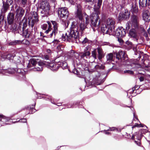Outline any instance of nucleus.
Instances as JSON below:
<instances>
[{"label":"nucleus","mask_w":150,"mask_h":150,"mask_svg":"<svg viewBox=\"0 0 150 150\" xmlns=\"http://www.w3.org/2000/svg\"><path fill=\"white\" fill-rule=\"evenodd\" d=\"M91 54L90 52L89 51L85 52L81 54V58H88L89 57Z\"/></svg>","instance_id":"2f4dec72"},{"label":"nucleus","mask_w":150,"mask_h":150,"mask_svg":"<svg viewBox=\"0 0 150 150\" xmlns=\"http://www.w3.org/2000/svg\"><path fill=\"white\" fill-rule=\"evenodd\" d=\"M145 0H139V5L140 8L146 7V3H145Z\"/></svg>","instance_id":"72a5a7b5"},{"label":"nucleus","mask_w":150,"mask_h":150,"mask_svg":"<svg viewBox=\"0 0 150 150\" xmlns=\"http://www.w3.org/2000/svg\"><path fill=\"white\" fill-rule=\"evenodd\" d=\"M43 33H42V32H40V36H43Z\"/></svg>","instance_id":"774afa93"},{"label":"nucleus","mask_w":150,"mask_h":150,"mask_svg":"<svg viewBox=\"0 0 150 150\" xmlns=\"http://www.w3.org/2000/svg\"><path fill=\"white\" fill-rule=\"evenodd\" d=\"M116 57L118 60H120L122 62H124L127 59L125 53L122 51H119L116 53Z\"/></svg>","instance_id":"dca6fc26"},{"label":"nucleus","mask_w":150,"mask_h":150,"mask_svg":"<svg viewBox=\"0 0 150 150\" xmlns=\"http://www.w3.org/2000/svg\"><path fill=\"white\" fill-rule=\"evenodd\" d=\"M46 64V62H40L37 65H35V70L37 71H41L43 70V68L44 65Z\"/></svg>","instance_id":"5701e85b"},{"label":"nucleus","mask_w":150,"mask_h":150,"mask_svg":"<svg viewBox=\"0 0 150 150\" xmlns=\"http://www.w3.org/2000/svg\"><path fill=\"white\" fill-rule=\"evenodd\" d=\"M21 44V40H16L9 43L10 45H15L16 44Z\"/></svg>","instance_id":"c9c22d12"},{"label":"nucleus","mask_w":150,"mask_h":150,"mask_svg":"<svg viewBox=\"0 0 150 150\" xmlns=\"http://www.w3.org/2000/svg\"><path fill=\"white\" fill-rule=\"evenodd\" d=\"M134 87L136 88V89L137 90L138 89H139L140 87L138 85H135Z\"/></svg>","instance_id":"e2e57ef3"},{"label":"nucleus","mask_w":150,"mask_h":150,"mask_svg":"<svg viewBox=\"0 0 150 150\" xmlns=\"http://www.w3.org/2000/svg\"><path fill=\"white\" fill-rule=\"evenodd\" d=\"M145 131L144 129H141L138 132H136L133 134L131 137L132 139H134V142L138 146L141 144V140L142 137L143 136V134Z\"/></svg>","instance_id":"9d476101"},{"label":"nucleus","mask_w":150,"mask_h":150,"mask_svg":"<svg viewBox=\"0 0 150 150\" xmlns=\"http://www.w3.org/2000/svg\"><path fill=\"white\" fill-rule=\"evenodd\" d=\"M38 8L43 14L42 16H47L49 14L50 6L47 1H39L38 3Z\"/></svg>","instance_id":"0eeeda50"},{"label":"nucleus","mask_w":150,"mask_h":150,"mask_svg":"<svg viewBox=\"0 0 150 150\" xmlns=\"http://www.w3.org/2000/svg\"><path fill=\"white\" fill-rule=\"evenodd\" d=\"M145 3H146V7L148 6L149 8L150 9V0H145Z\"/></svg>","instance_id":"79ce46f5"},{"label":"nucleus","mask_w":150,"mask_h":150,"mask_svg":"<svg viewBox=\"0 0 150 150\" xmlns=\"http://www.w3.org/2000/svg\"><path fill=\"white\" fill-rule=\"evenodd\" d=\"M101 30L104 33L108 34L110 35H112L111 33V31L108 30H109V28H108L106 25L105 24H103L101 27Z\"/></svg>","instance_id":"bb28decb"},{"label":"nucleus","mask_w":150,"mask_h":150,"mask_svg":"<svg viewBox=\"0 0 150 150\" xmlns=\"http://www.w3.org/2000/svg\"><path fill=\"white\" fill-rule=\"evenodd\" d=\"M135 90H137L136 89V88L134 86V87H133L132 88V91H131V92L132 93H133L134 92V91Z\"/></svg>","instance_id":"052dcab7"},{"label":"nucleus","mask_w":150,"mask_h":150,"mask_svg":"<svg viewBox=\"0 0 150 150\" xmlns=\"http://www.w3.org/2000/svg\"><path fill=\"white\" fill-rule=\"evenodd\" d=\"M90 49V47L89 46H87L84 49V51H87L89 50Z\"/></svg>","instance_id":"5fc2aeb1"},{"label":"nucleus","mask_w":150,"mask_h":150,"mask_svg":"<svg viewBox=\"0 0 150 150\" xmlns=\"http://www.w3.org/2000/svg\"><path fill=\"white\" fill-rule=\"evenodd\" d=\"M51 50L50 49L47 50V52L48 53H50L51 52Z\"/></svg>","instance_id":"69168bd1"},{"label":"nucleus","mask_w":150,"mask_h":150,"mask_svg":"<svg viewBox=\"0 0 150 150\" xmlns=\"http://www.w3.org/2000/svg\"><path fill=\"white\" fill-rule=\"evenodd\" d=\"M139 80L140 81H142L144 80V78L143 76H141L139 78Z\"/></svg>","instance_id":"13d9d810"},{"label":"nucleus","mask_w":150,"mask_h":150,"mask_svg":"<svg viewBox=\"0 0 150 150\" xmlns=\"http://www.w3.org/2000/svg\"><path fill=\"white\" fill-rule=\"evenodd\" d=\"M21 44L28 45H30V42L28 40L26 39H24L21 40Z\"/></svg>","instance_id":"58836bf2"},{"label":"nucleus","mask_w":150,"mask_h":150,"mask_svg":"<svg viewBox=\"0 0 150 150\" xmlns=\"http://www.w3.org/2000/svg\"><path fill=\"white\" fill-rule=\"evenodd\" d=\"M38 60L36 59L35 58H32L30 59L29 63H28L27 67L28 68H30L31 67V64L30 63H31V64L33 66H35L37 65L40 62L38 61Z\"/></svg>","instance_id":"a878e982"},{"label":"nucleus","mask_w":150,"mask_h":150,"mask_svg":"<svg viewBox=\"0 0 150 150\" xmlns=\"http://www.w3.org/2000/svg\"><path fill=\"white\" fill-rule=\"evenodd\" d=\"M80 104V102L79 101L75 102L73 103V105H72L71 104V105L70 104H66V107H67V108H73L74 107L73 106L77 105V106H78L79 108H81L82 107H80L79 105Z\"/></svg>","instance_id":"c85d7f7f"},{"label":"nucleus","mask_w":150,"mask_h":150,"mask_svg":"<svg viewBox=\"0 0 150 150\" xmlns=\"http://www.w3.org/2000/svg\"><path fill=\"white\" fill-rule=\"evenodd\" d=\"M89 41V40L86 38H85L84 40L82 42L83 44H85L88 42Z\"/></svg>","instance_id":"09e8293b"},{"label":"nucleus","mask_w":150,"mask_h":150,"mask_svg":"<svg viewBox=\"0 0 150 150\" xmlns=\"http://www.w3.org/2000/svg\"><path fill=\"white\" fill-rule=\"evenodd\" d=\"M105 68L104 65L98 64L94 66L93 69L95 72L93 74V82L97 85H100L103 83L105 80L104 78L102 79L100 76V72L103 70Z\"/></svg>","instance_id":"39448f33"},{"label":"nucleus","mask_w":150,"mask_h":150,"mask_svg":"<svg viewBox=\"0 0 150 150\" xmlns=\"http://www.w3.org/2000/svg\"><path fill=\"white\" fill-rule=\"evenodd\" d=\"M102 0H98L97 8H94L95 13H93L91 18V23L90 24L92 28L98 27H99L100 19L99 15L100 14V12L99 10L100 8L102 3Z\"/></svg>","instance_id":"423d86ee"},{"label":"nucleus","mask_w":150,"mask_h":150,"mask_svg":"<svg viewBox=\"0 0 150 150\" xmlns=\"http://www.w3.org/2000/svg\"><path fill=\"white\" fill-rule=\"evenodd\" d=\"M138 18L136 15L132 16L131 18V26L132 27L138 28Z\"/></svg>","instance_id":"aec40b11"},{"label":"nucleus","mask_w":150,"mask_h":150,"mask_svg":"<svg viewBox=\"0 0 150 150\" xmlns=\"http://www.w3.org/2000/svg\"><path fill=\"white\" fill-rule=\"evenodd\" d=\"M75 53L74 50H71L67 52L65 55V57H67L68 59H72L74 57Z\"/></svg>","instance_id":"cd10ccee"},{"label":"nucleus","mask_w":150,"mask_h":150,"mask_svg":"<svg viewBox=\"0 0 150 150\" xmlns=\"http://www.w3.org/2000/svg\"><path fill=\"white\" fill-rule=\"evenodd\" d=\"M50 21L51 22V23H52L53 26L52 27L53 29L52 33L50 34V37H52L54 35L56 38L57 37L58 38L57 34L58 31V28L59 24L56 21Z\"/></svg>","instance_id":"ddd939ff"},{"label":"nucleus","mask_w":150,"mask_h":150,"mask_svg":"<svg viewBox=\"0 0 150 150\" xmlns=\"http://www.w3.org/2000/svg\"><path fill=\"white\" fill-rule=\"evenodd\" d=\"M35 103L34 105H32L31 107H30V108H29V107L28 106L27 107H25V108L26 109H28V110H29L30 109V113H31V114L33 113L34 112H35V111H34L33 112V110H35L34 109L35 107Z\"/></svg>","instance_id":"e433bc0d"},{"label":"nucleus","mask_w":150,"mask_h":150,"mask_svg":"<svg viewBox=\"0 0 150 150\" xmlns=\"http://www.w3.org/2000/svg\"><path fill=\"white\" fill-rule=\"evenodd\" d=\"M132 29H130L129 31V35L131 37L134 38H137V28H133L132 27Z\"/></svg>","instance_id":"b1692460"},{"label":"nucleus","mask_w":150,"mask_h":150,"mask_svg":"<svg viewBox=\"0 0 150 150\" xmlns=\"http://www.w3.org/2000/svg\"><path fill=\"white\" fill-rule=\"evenodd\" d=\"M86 3H88L91 5H93L94 3V0H83Z\"/></svg>","instance_id":"a19ab883"},{"label":"nucleus","mask_w":150,"mask_h":150,"mask_svg":"<svg viewBox=\"0 0 150 150\" xmlns=\"http://www.w3.org/2000/svg\"><path fill=\"white\" fill-rule=\"evenodd\" d=\"M107 131H108V130H104L103 131H101V132H104L105 133V134H106V135L110 134V133L109 132H108Z\"/></svg>","instance_id":"8fccbe9b"},{"label":"nucleus","mask_w":150,"mask_h":150,"mask_svg":"<svg viewBox=\"0 0 150 150\" xmlns=\"http://www.w3.org/2000/svg\"><path fill=\"white\" fill-rule=\"evenodd\" d=\"M58 13L59 17L65 18H67L69 15L67 8L65 7L59 8Z\"/></svg>","instance_id":"f8f14e48"},{"label":"nucleus","mask_w":150,"mask_h":150,"mask_svg":"<svg viewBox=\"0 0 150 150\" xmlns=\"http://www.w3.org/2000/svg\"><path fill=\"white\" fill-rule=\"evenodd\" d=\"M30 1L29 0H21L20 4L23 7H25V5L28 4L29 5L30 4Z\"/></svg>","instance_id":"473e14b6"},{"label":"nucleus","mask_w":150,"mask_h":150,"mask_svg":"<svg viewBox=\"0 0 150 150\" xmlns=\"http://www.w3.org/2000/svg\"><path fill=\"white\" fill-rule=\"evenodd\" d=\"M107 62L108 63L110 64L113 61V54L112 53L108 54L106 56Z\"/></svg>","instance_id":"c756f323"},{"label":"nucleus","mask_w":150,"mask_h":150,"mask_svg":"<svg viewBox=\"0 0 150 150\" xmlns=\"http://www.w3.org/2000/svg\"><path fill=\"white\" fill-rule=\"evenodd\" d=\"M71 4H74V2L73 0H67Z\"/></svg>","instance_id":"4d7b16f0"},{"label":"nucleus","mask_w":150,"mask_h":150,"mask_svg":"<svg viewBox=\"0 0 150 150\" xmlns=\"http://www.w3.org/2000/svg\"><path fill=\"white\" fill-rule=\"evenodd\" d=\"M106 24L109 27V30H108L111 31L110 32L112 33L111 34L112 35L121 37L125 35V30L122 27H120L115 31L114 30L115 22L113 18H108L106 21Z\"/></svg>","instance_id":"20e7f679"},{"label":"nucleus","mask_w":150,"mask_h":150,"mask_svg":"<svg viewBox=\"0 0 150 150\" xmlns=\"http://www.w3.org/2000/svg\"><path fill=\"white\" fill-rule=\"evenodd\" d=\"M6 58L9 60L13 59L16 64L19 63L21 61V58L16 56L15 52L12 54H9L5 56Z\"/></svg>","instance_id":"2eb2a0df"},{"label":"nucleus","mask_w":150,"mask_h":150,"mask_svg":"<svg viewBox=\"0 0 150 150\" xmlns=\"http://www.w3.org/2000/svg\"><path fill=\"white\" fill-rule=\"evenodd\" d=\"M36 94L38 96V98H44V97L43 96L44 95L43 94L41 95L37 93H36Z\"/></svg>","instance_id":"a18cd8bd"},{"label":"nucleus","mask_w":150,"mask_h":150,"mask_svg":"<svg viewBox=\"0 0 150 150\" xmlns=\"http://www.w3.org/2000/svg\"><path fill=\"white\" fill-rule=\"evenodd\" d=\"M97 52L96 49H94L92 51L91 56L95 59H96L97 57Z\"/></svg>","instance_id":"4c0bfd02"},{"label":"nucleus","mask_w":150,"mask_h":150,"mask_svg":"<svg viewBox=\"0 0 150 150\" xmlns=\"http://www.w3.org/2000/svg\"><path fill=\"white\" fill-rule=\"evenodd\" d=\"M124 73H128L131 74H133V72L131 70H126L124 71Z\"/></svg>","instance_id":"37998d69"},{"label":"nucleus","mask_w":150,"mask_h":150,"mask_svg":"<svg viewBox=\"0 0 150 150\" xmlns=\"http://www.w3.org/2000/svg\"><path fill=\"white\" fill-rule=\"evenodd\" d=\"M28 26L32 30L34 25L39 21L38 16L36 12L33 11L32 13L31 16L28 17Z\"/></svg>","instance_id":"1a4fd4ad"},{"label":"nucleus","mask_w":150,"mask_h":150,"mask_svg":"<svg viewBox=\"0 0 150 150\" xmlns=\"http://www.w3.org/2000/svg\"><path fill=\"white\" fill-rule=\"evenodd\" d=\"M77 8L75 13L76 17L79 19L78 25H76L75 21L72 23L70 30L62 36L63 41L77 42V41L79 40V35L83 34L89 23L90 17L85 13H82L80 5L77 6Z\"/></svg>","instance_id":"f257e3e1"},{"label":"nucleus","mask_w":150,"mask_h":150,"mask_svg":"<svg viewBox=\"0 0 150 150\" xmlns=\"http://www.w3.org/2000/svg\"><path fill=\"white\" fill-rule=\"evenodd\" d=\"M12 121L10 120V118L8 117H6L2 114H0V125L2 126L5 125H9L10 123H6L8 122Z\"/></svg>","instance_id":"a211bd4d"},{"label":"nucleus","mask_w":150,"mask_h":150,"mask_svg":"<svg viewBox=\"0 0 150 150\" xmlns=\"http://www.w3.org/2000/svg\"><path fill=\"white\" fill-rule=\"evenodd\" d=\"M143 18L146 22H148L150 21V12L147 10H144L143 12Z\"/></svg>","instance_id":"412c9836"},{"label":"nucleus","mask_w":150,"mask_h":150,"mask_svg":"<svg viewBox=\"0 0 150 150\" xmlns=\"http://www.w3.org/2000/svg\"><path fill=\"white\" fill-rule=\"evenodd\" d=\"M73 71L74 72V74H78V73H79L78 70L77 69H74L73 70Z\"/></svg>","instance_id":"864d4df0"},{"label":"nucleus","mask_w":150,"mask_h":150,"mask_svg":"<svg viewBox=\"0 0 150 150\" xmlns=\"http://www.w3.org/2000/svg\"><path fill=\"white\" fill-rule=\"evenodd\" d=\"M49 56L48 55H45L44 57V59H46V60H48V59H49Z\"/></svg>","instance_id":"6e6d98bb"},{"label":"nucleus","mask_w":150,"mask_h":150,"mask_svg":"<svg viewBox=\"0 0 150 150\" xmlns=\"http://www.w3.org/2000/svg\"><path fill=\"white\" fill-rule=\"evenodd\" d=\"M58 104L57 105V106H60L61 105V103H57Z\"/></svg>","instance_id":"338daca9"},{"label":"nucleus","mask_w":150,"mask_h":150,"mask_svg":"<svg viewBox=\"0 0 150 150\" xmlns=\"http://www.w3.org/2000/svg\"><path fill=\"white\" fill-rule=\"evenodd\" d=\"M14 14L11 13H9L7 16V20L8 24L11 25L10 30L12 31H17L21 35L24 36L25 38H28L30 35V32L26 28L27 25V21L26 20H24L22 22H20L18 27L16 24L14 23Z\"/></svg>","instance_id":"f03ea898"},{"label":"nucleus","mask_w":150,"mask_h":150,"mask_svg":"<svg viewBox=\"0 0 150 150\" xmlns=\"http://www.w3.org/2000/svg\"><path fill=\"white\" fill-rule=\"evenodd\" d=\"M144 125H143V124H138L137 123H135V125L132 127V128L133 129L134 128L136 127H144Z\"/></svg>","instance_id":"ea45409f"},{"label":"nucleus","mask_w":150,"mask_h":150,"mask_svg":"<svg viewBox=\"0 0 150 150\" xmlns=\"http://www.w3.org/2000/svg\"><path fill=\"white\" fill-rule=\"evenodd\" d=\"M115 130H118L117 129L116 127H109V129H108V131H113Z\"/></svg>","instance_id":"c03bdc74"},{"label":"nucleus","mask_w":150,"mask_h":150,"mask_svg":"<svg viewBox=\"0 0 150 150\" xmlns=\"http://www.w3.org/2000/svg\"><path fill=\"white\" fill-rule=\"evenodd\" d=\"M133 116H134V117H133L134 120V119H136L138 121H139V122H140L139 121V120L137 117L135 115V112H134L133 111Z\"/></svg>","instance_id":"3c124183"},{"label":"nucleus","mask_w":150,"mask_h":150,"mask_svg":"<svg viewBox=\"0 0 150 150\" xmlns=\"http://www.w3.org/2000/svg\"><path fill=\"white\" fill-rule=\"evenodd\" d=\"M131 11L132 13H136L137 12V6L136 4L133 3L131 4Z\"/></svg>","instance_id":"7c9ffc66"},{"label":"nucleus","mask_w":150,"mask_h":150,"mask_svg":"<svg viewBox=\"0 0 150 150\" xmlns=\"http://www.w3.org/2000/svg\"><path fill=\"white\" fill-rule=\"evenodd\" d=\"M87 9H88L90 10L92 8H91V6H88L87 7Z\"/></svg>","instance_id":"0e129e2a"},{"label":"nucleus","mask_w":150,"mask_h":150,"mask_svg":"<svg viewBox=\"0 0 150 150\" xmlns=\"http://www.w3.org/2000/svg\"><path fill=\"white\" fill-rule=\"evenodd\" d=\"M62 24L64 28L65 29L68 27L69 25V22L62 20Z\"/></svg>","instance_id":"f704fd0d"},{"label":"nucleus","mask_w":150,"mask_h":150,"mask_svg":"<svg viewBox=\"0 0 150 150\" xmlns=\"http://www.w3.org/2000/svg\"><path fill=\"white\" fill-rule=\"evenodd\" d=\"M130 24L129 22H127L126 24V28L127 30H128L130 28Z\"/></svg>","instance_id":"49530a36"},{"label":"nucleus","mask_w":150,"mask_h":150,"mask_svg":"<svg viewBox=\"0 0 150 150\" xmlns=\"http://www.w3.org/2000/svg\"><path fill=\"white\" fill-rule=\"evenodd\" d=\"M130 12L127 10H125L124 12L119 13L118 17L119 21L127 20L128 19L130 16Z\"/></svg>","instance_id":"4468645a"},{"label":"nucleus","mask_w":150,"mask_h":150,"mask_svg":"<svg viewBox=\"0 0 150 150\" xmlns=\"http://www.w3.org/2000/svg\"><path fill=\"white\" fill-rule=\"evenodd\" d=\"M13 2V0H6L5 2L3 1V5L1 9L2 12H6L9 8V6L11 5Z\"/></svg>","instance_id":"6ab92c4d"},{"label":"nucleus","mask_w":150,"mask_h":150,"mask_svg":"<svg viewBox=\"0 0 150 150\" xmlns=\"http://www.w3.org/2000/svg\"><path fill=\"white\" fill-rule=\"evenodd\" d=\"M20 63L21 62L19 63L16 64L18 65V68L17 71H16L14 68H9L8 69L2 70L1 71V73L4 75L10 76L16 72V76L17 79L20 80H24L25 78V71L23 69L18 68L23 66V64Z\"/></svg>","instance_id":"7ed1b4c3"},{"label":"nucleus","mask_w":150,"mask_h":150,"mask_svg":"<svg viewBox=\"0 0 150 150\" xmlns=\"http://www.w3.org/2000/svg\"><path fill=\"white\" fill-rule=\"evenodd\" d=\"M4 13L0 14V28L3 27L5 29L6 28V21L4 20Z\"/></svg>","instance_id":"4be33fe9"},{"label":"nucleus","mask_w":150,"mask_h":150,"mask_svg":"<svg viewBox=\"0 0 150 150\" xmlns=\"http://www.w3.org/2000/svg\"><path fill=\"white\" fill-rule=\"evenodd\" d=\"M96 49L98 52L97 57L98 59L100 60L104 56V52L102 49L100 47H98Z\"/></svg>","instance_id":"393cba45"},{"label":"nucleus","mask_w":150,"mask_h":150,"mask_svg":"<svg viewBox=\"0 0 150 150\" xmlns=\"http://www.w3.org/2000/svg\"><path fill=\"white\" fill-rule=\"evenodd\" d=\"M46 65H47L48 67L52 71H56L60 67L63 69H66L67 64L65 61H61L58 62L57 64L54 63H50L49 62H46Z\"/></svg>","instance_id":"6e6552de"},{"label":"nucleus","mask_w":150,"mask_h":150,"mask_svg":"<svg viewBox=\"0 0 150 150\" xmlns=\"http://www.w3.org/2000/svg\"><path fill=\"white\" fill-rule=\"evenodd\" d=\"M45 99L46 100H47V99L49 100H51V97L50 96H49L48 98H45Z\"/></svg>","instance_id":"680f3d73"},{"label":"nucleus","mask_w":150,"mask_h":150,"mask_svg":"<svg viewBox=\"0 0 150 150\" xmlns=\"http://www.w3.org/2000/svg\"><path fill=\"white\" fill-rule=\"evenodd\" d=\"M27 120L26 119L23 118L20 119L17 122H26Z\"/></svg>","instance_id":"de8ad7c7"},{"label":"nucleus","mask_w":150,"mask_h":150,"mask_svg":"<svg viewBox=\"0 0 150 150\" xmlns=\"http://www.w3.org/2000/svg\"><path fill=\"white\" fill-rule=\"evenodd\" d=\"M125 35H124L123 36V37H117L118 38V40L119 41V42L121 43H122L123 42V40H121L120 38H123V37H124L125 36Z\"/></svg>","instance_id":"603ef678"},{"label":"nucleus","mask_w":150,"mask_h":150,"mask_svg":"<svg viewBox=\"0 0 150 150\" xmlns=\"http://www.w3.org/2000/svg\"><path fill=\"white\" fill-rule=\"evenodd\" d=\"M59 42V41L57 39H54L53 41V42L54 44H57V43H58Z\"/></svg>","instance_id":"bf43d9fd"},{"label":"nucleus","mask_w":150,"mask_h":150,"mask_svg":"<svg viewBox=\"0 0 150 150\" xmlns=\"http://www.w3.org/2000/svg\"><path fill=\"white\" fill-rule=\"evenodd\" d=\"M15 8L16 9L15 11L16 18H17V20L20 21L24 14L25 10L21 7H18L17 6L16 7V6Z\"/></svg>","instance_id":"9b49d317"},{"label":"nucleus","mask_w":150,"mask_h":150,"mask_svg":"<svg viewBox=\"0 0 150 150\" xmlns=\"http://www.w3.org/2000/svg\"><path fill=\"white\" fill-rule=\"evenodd\" d=\"M47 23V24H44L41 26V28L42 30H45L44 33L46 34L48 33L52 29L51 22L50 21H48Z\"/></svg>","instance_id":"f3484780"}]
</instances>
